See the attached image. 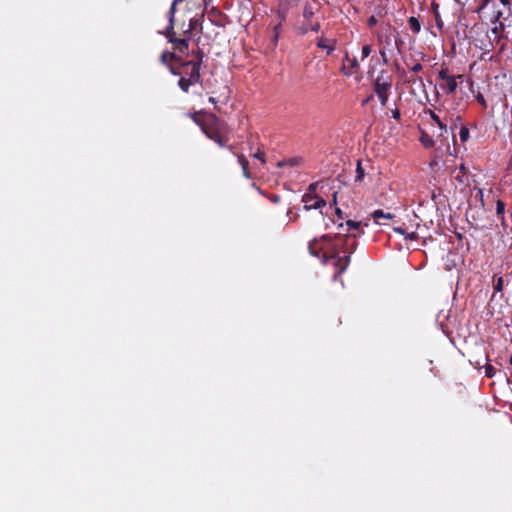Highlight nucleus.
<instances>
[{
    "mask_svg": "<svg viewBox=\"0 0 512 512\" xmlns=\"http://www.w3.org/2000/svg\"><path fill=\"white\" fill-rule=\"evenodd\" d=\"M238 162L239 164L241 165L242 167V170H243V174L245 177L247 178H250V174L248 172V160L245 158L244 155H239L238 156Z\"/></svg>",
    "mask_w": 512,
    "mask_h": 512,
    "instance_id": "obj_11",
    "label": "nucleus"
},
{
    "mask_svg": "<svg viewBox=\"0 0 512 512\" xmlns=\"http://www.w3.org/2000/svg\"><path fill=\"white\" fill-rule=\"evenodd\" d=\"M216 143L219 144V146L223 147L226 143V140L223 139L221 136H218L215 140Z\"/></svg>",
    "mask_w": 512,
    "mask_h": 512,
    "instance_id": "obj_32",
    "label": "nucleus"
},
{
    "mask_svg": "<svg viewBox=\"0 0 512 512\" xmlns=\"http://www.w3.org/2000/svg\"><path fill=\"white\" fill-rule=\"evenodd\" d=\"M174 58V54L171 53V52H164L162 53L161 55V61L163 63H168L169 61H171L172 59Z\"/></svg>",
    "mask_w": 512,
    "mask_h": 512,
    "instance_id": "obj_20",
    "label": "nucleus"
},
{
    "mask_svg": "<svg viewBox=\"0 0 512 512\" xmlns=\"http://www.w3.org/2000/svg\"><path fill=\"white\" fill-rule=\"evenodd\" d=\"M317 185H318V183L310 184V186H309V193H306L303 196L304 208L306 210L319 209V208H321V207L326 205L325 200H323L322 198H319V197H317L316 195L313 194V192L315 191Z\"/></svg>",
    "mask_w": 512,
    "mask_h": 512,
    "instance_id": "obj_3",
    "label": "nucleus"
},
{
    "mask_svg": "<svg viewBox=\"0 0 512 512\" xmlns=\"http://www.w3.org/2000/svg\"><path fill=\"white\" fill-rule=\"evenodd\" d=\"M359 67V63L355 57H349L348 54H346L343 64V69L349 68L348 75L352 74L353 72H356Z\"/></svg>",
    "mask_w": 512,
    "mask_h": 512,
    "instance_id": "obj_9",
    "label": "nucleus"
},
{
    "mask_svg": "<svg viewBox=\"0 0 512 512\" xmlns=\"http://www.w3.org/2000/svg\"><path fill=\"white\" fill-rule=\"evenodd\" d=\"M393 117L394 118H399L400 117V113L398 110H396L395 112H393Z\"/></svg>",
    "mask_w": 512,
    "mask_h": 512,
    "instance_id": "obj_39",
    "label": "nucleus"
},
{
    "mask_svg": "<svg viewBox=\"0 0 512 512\" xmlns=\"http://www.w3.org/2000/svg\"><path fill=\"white\" fill-rule=\"evenodd\" d=\"M421 141L424 144V146H426V147H430L433 145V141L429 138L422 137Z\"/></svg>",
    "mask_w": 512,
    "mask_h": 512,
    "instance_id": "obj_26",
    "label": "nucleus"
},
{
    "mask_svg": "<svg viewBox=\"0 0 512 512\" xmlns=\"http://www.w3.org/2000/svg\"><path fill=\"white\" fill-rule=\"evenodd\" d=\"M500 2H501L504 6H509V5H510V0H500Z\"/></svg>",
    "mask_w": 512,
    "mask_h": 512,
    "instance_id": "obj_36",
    "label": "nucleus"
},
{
    "mask_svg": "<svg viewBox=\"0 0 512 512\" xmlns=\"http://www.w3.org/2000/svg\"><path fill=\"white\" fill-rule=\"evenodd\" d=\"M409 27L414 33H419L421 30V24L416 17H410L408 20Z\"/></svg>",
    "mask_w": 512,
    "mask_h": 512,
    "instance_id": "obj_12",
    "label": "nucleus"
},
{
    "mask_svg": "<svg viewBox=\"0 0 512 512\" xmlns=\"http://www.w3.org/2000/svg\"><path fill=\"white\" fill-rule=\"evenodd\" d=\"M346 225L348 226V229H352V230H359L362 223L361 222H357V221H353V220H348L346 222Z\"/></svg>",
    "mask_w": 512,
    "mask_h": 512,
    "instance_id": "obj_17",
    "label": "nucleus"
},
{
    "mask_svg": "<svg viewBox=\"0 0 512 512\" xmlns=\"http://www.w3.org/2000/svg\"><path fill=\"white\" fill-rule=\"evenodd\" d=\"M495 26L493 28H491L490 32H489V39H490V42L493 44V43H498L501 39V34L504 30V24L503 23H498V24H494Z\"/></svg>",
    "mask_w": 512,
    "mask_h": 512,
    "instance_id": "obj_8",
    "label": "nucleus"
},
{
    "mask_svg": "<svg viewBox=\"0 0 512 512\" xmlns=\"http://www.w3.org/2000/svg\"><path fill=\"white\" fill-rule=\"evenodd\" d=\"M491 0H481V6L479 7L478 9V13H480L481 11L484 10V8L488 5V3L490 2Z\"/></svg>",
    "mask_w": 512,
    "mask_h": 512,
    "instance_id": "obj_30",
    "label": "nucleus"
},
{
    "mask_svg": "<svg viewBox=\"0 0 512 512\" xmlns=\"http://www.w3.org/2000/svg\"><path fill=\"white\" fill-rule=\"evenodd\" d=\"M375 22H376V20H375V18H374V17H371V18L369 19V25H373V24H375Z\"/></svg>",
    "mask_w": 512,
    "mask_h": 512,
    "instance_id": "obj_40",
    "label": "nucleus"
},
{
    "mask_svg": "<svg viewBox=\"0 0 512 512\" xmlns=\"http://www.w3.org/2000/svg\"><path fill=\"white\" fill-rule=\"evenodd\" d=\"M441 80L440 88L447 93H454L457 89V82L454 76L448 75L444 70H441L438 75Z\"/></svg>",
    "mask_w": 512,
    "mask_h": 512,
    "instance_id": "obj_5",
    "label": "nucleus"
},
{
    "mask_svg": "<svg viewBox=\"0 0 512 512\" xmlns=\"http://www.w3.org/2000/svg\"><path fill=\"white\" fill-rule=\"evenodd\" d=\"M203 131L211 140H215L218 136H220L218 132L208 127H203Z\"/></svg>",
    "mask_w": 512,
    "mask_h": 512,
    "instance_id": "obj_14",
    "label": "nucleus"
},
{
    "mask_svg": "<svg viewBox=\"0 0 512 512\" xmlns=\"http://www.w3.org/2000/svg\"><path fill=\"white\" fill-rule=\"evenodd\" d=\"M374 87L381 105L386 106L388 101V90L391 87V82L383 76H378L375 80Z\"/></svg>",
    "mask_w": 512,
    "mask_h": 512,
    "instance_id": "obj_4",
    "label": "nucleus"
},
{
    "mask_svg": "<svg viewBox=\"0 0 512 512\" xmlns=\"http://www.w3.org/2000/svg\"><path fill=\"white\" fill-rule=\"evenodd\" d=\"M320 28V24L319 23H308V22H305L304 23V26H303V32H307L308 30H312V31H318Z\"/></svg>",
    "mask_w": 512,
    "mask_h": 512,
    "instance_id": "obj_13",
    "label": "nucleus"
},
{
    "mask_svg": "<svg viewBox=\"0 0 512 512\" xmlns=\"http://www.w3.org/2000/svg\"><path fill=\"white\" fill-rule=\"evenodd\" d=\"M503 13L501 11H497L491 18H490V21L493 23V24H498L500 23L499 20L500 18L502 17Z\"/></svg>",
    "mask_w": 512,
    "mask_h": 512,
    "instance_id": "obj_22",
    "label": "nucleus"
},
{
    "mask_svg": "<svg viewBox=\"0 0 512 512\" xmlns=\"http://www.w3.org/2000/svg\"><path fill=\"white\" fill-rule=\"evenodd\" d=\"M478 195L480 196V200L483 203V190L482 189L478 190Z\"/></svg>",
    "mask_w": 512,
    "mask_h": 512,
    "instance_id": "obj_37",
    "label": "nucleus"
},
{
    "mask_svg": "<svg viewBox=\"0 0 512 512\" xmlns=\"http://www.w3.org/2000/svg\"><path fill=\"white\" fill-rule=\"evenodd\" d=\"M209 102L216 103V98L215 97H209Z\"/></svg>",
    "mask_w": 512,
    "mask_h": 512,
    "instance_id": "obj_41",
    "label": "nucleus"
},
{
    "mask_svg": "<svg viewBox=\"0 0 512 512\" xmlns=\"http://www.w3.org/2000/svg\"><path fill=\"white\" fill-rule=\"evenodd\" d=\"M372 217L375 220V222L379 224V219H381V218L392 219L394 217V215L391 213H385L382 210H375L372 213Z\"/></svg>",
    "mask_w": 512,
    "mask_h": 512,
    "instance_id": "obj_10",
    "label": "nucleus"
},
{
    "mask_svg": "<svg viewBox=\"0 0 512 512\" xmlns=\"http://www.w3.org/2000/svg\"><path fill=\"white\" fill-rule=\"evenodd\" d=\"M197 24H198V21L196 19L190 20L189 29L186 32H189L192 29H194L197 26Z\"/></svg>",
    "mask_w": 512,
    "mask_h": 512,
    "instance_id": "obj_29",
    "label": "nucleus"
},
{
    "mask_svg": "<svg viewBox=\"0 0 512 512\" xmlns=\"http://www.w3.org/2000/svg\"><path fill=\"white\" fill-rule=\"evenodd\" d=\"M356 173L357 175L355 177V181H361L364 177V170L362 169L361 163L359 161L357 163Z\"/></svg>",
    "mask_w": 512,
    "mask_h": 512,
    "instance_id": "obj_18",
    "label": "nucleus"
},
{
    "mask_svg": "<svg viewBox=\"0 0 512 512\" xmlns=\"http://www.w3.org/2000/svg\"><path fill=\"white\" fill-rule=\"evenodd\" d=\"M335 213L338 215L339 218H341L342 211L340 208H336Z\"/></svg>",
    "mask_w": 512,
    "mask_h": 512,
    "instance_id": "obj_38",
    "label": "nucleus"
},
{
    "mask_svg": "<svg viewBox=\"0 0 512 512\" xmlns=\"http://www.w3.org/2000/svg\"><path fill=\"white\" fill-rule=\"evenodd\" d=\"M469 131L467 128L462 127L460 130V138L462 141H465L468 138Z\"/></svg>",
    "mask_w": 512,
    "mask_h": 512,
    "instance_id": "obj_24",
    "label": "nucleus"
},
{
    "mask_svg": "<svg viewBox=\"0 0 512 512\" xmlns=\"http://www.w3.org/2000/svg\"><path fill=\"white\" fill-rule=\"evenodd\" d=\"M423 69V66L420 63H416L412 66L411 70L415 73L420 72Z\"/></svg>",
    "mask_w": 512,
    "mask_h": 512,
    "instance_id": "obj_28",
    "label": "nucleus"
},
{
    "mask_svg": "<svg viewBox=\"0 0 512 512\" xmlns=\"http://www.w3.org/2000/svg\"><path fill=\"white\" fill-rule=\"evenodd\" d=\"M371 53V46L370 45H364L362 47V59H365L368 57Z\"/></svg>",
    "mask_w": 512,
    "mask_h": 512,
    "instance_id": "obj_23",
    "label": "nucleus"
},
{
    "mask_svg": "<svg viewBox=\"0 0 512 512\" xmlns=\"http://www.w3.org/2000/svg\"><path fill=\"white\" fill-rule=\"evenodd\" d=\"M433 119L438 123L441 129L446 128V126L440 121L439 117L435 114H432Z\"/></svg>",
    "mask_w": 512,
    "mask_h": 512,
    "instance_id": "obj_31",
    "label": "nucleus"
},
{
    "mask_svg": "<svg viewBox=\"0 0 512 512\" xmlns=\"http://www.w3.org/2000/svg\"><path fill=\"white\" fill-rule=\"evenodd\" d=\"M203 2H205V0H202Z\"/></svg>",
    "mask_w": 512,
    "mask_h": 512,
    "instance_id": "obj_42",
    "label": "nucleus"
},
{
    "mask_svg": "<svg viewBox=\"0 0 512 512\" xmlns=\"http://www.w3.org/2000/svg\"><path fill=\"white\" fill-rule=\"evenodd\" d=\"M477 101L485 108L486 107V101L482 94H478L476 97Z\"/></svg>",
    "mask_w": 512,
    "mask_h": 512,
    "instance_id": "obj_27",
    "label": "nucleus"
},
{
    "mask_svg": "<svg viewBox=\"0 0 512 512\" xmlns=\"http://www.w3.org/2000/svg\"><path fill=\"white\" fill-rule=\"evenodd\" d=\"M317 46L323 50H326L327 54H331L335 49L336 40L321 37L317 41Z\"/></svg>",
    "mask_w": 512,
    "mask_h": 512,
    "instance_id": "obj_7",
    "label": "nucleus"
},
{
    "mask_svg": "<svg viewBox=\"0 0 512 512\" xmlns=\"http://www.w3.org/2000/svg\"><path fill=\"white\" fill-rule=\"evenodd\" d=\"M338 195H339V191H334V193H333V200H332V204L333 205L337 204V202H338Z\"/></svg>",
    "mask_w": 512,
    "mask_h": 512,
    "instance_id": "obj_33",
    "label": "nucleus"
},
{
    "mask_svg": "<svg viewBox=\"0 0 512 512\" xmlns=\"http://www.w3.org/2000/svg\"><path fill=\"white\" fill-rule=\"evenodd\" d=\"M253 156L255 158L259 159L262 163H265V157H264V153L263 152L258 151Z\"/></svg>",
    "mask_w": 512,
    "mask_h": 512,
    "instance_id": "obj_25",
    "label": "nucleus"
},
{
    "mask_svg": "<svg viewBox=\"0 0 512 512\" xmlns=\"http://www.w3.org/2000/svg\"><path fill=\"white\" fill-rule=\"evenodd\" d=\"M484 372L488 378H492L495 375V368L491 365H486Z\"/></svg>",
    "mask_w": 512,
    "mask_h": 512,
    "instance_id": "obj_21",
    "label": "nucleus"
},
{
    "mask_svg": "<svg viewBox=\"0 0 512 512\" xmlns=\"http://www.w3.org/2000/svg\"><path fill=\"white\" fill-rule=\"evenodd\" d=\"M344 241V237L341 236H330L323 235L320 239H314L309 243V251L312 255L318 256L322 253V262L327 263L331 259H335L334 265L338 268L337 273L334 276V280H337L340 274H342L349 265L350 256L344 255L341 257L340 244Z\"/></svg>",
    "mask_w": 512,
    "mask_h": 512,
    "instance_id": "obj_1",
    "label": "nucleus"
},
{
    "mask_svg": "<svg viewBox=\"0 0 512 512\" xmlns=\"http://www.w3.org/2000/svg\"><path fill=\"white\" fill-rule=\"evenodd\" d=\"M314 12L310 6H306L303 11V17L305 18L306 22L313 16Z\"/></svg>",
    "mask_w": 512,
    "mask_h": 512,
    "instance_id": "obj_19",
    "label": "nucleus"
},
{
    "mask_svg": "<svg viewBox=\"0 0 512 512\" xmlns=\"http://www.w3.org/2000/svg\"><path fill=\"white\" fill-rule=\"evenodd\" d=\"M503 282L504 281L502 277H498L494 280L493 288L495 292H501L503 290Z\"/></svg>",
    "mask_w": 512,
    "mask_h": 512,
    "instance_id": "obj_15",
    "label": "nucleus"
},
{
    "mask_svg": "<svg viewBox=\"0 0 512 512\" xmlns=\"http://www.w3.org/2000/svg\"><path fill=\"white\" fill-rule=\"evenodd\" d=\"M173 35V30L167 29L166 36L168 37L169 42L173 43L176 50H178L181 53H185L188 50V40L177 39Z\"/></svg>",
    "mask_w": 512,
    "mask_h": 512,
    "instance_id": "obj_6",
    "label": "nucleus"
},
{
    "mask_svg": "<svg viewBox=\"0 0 512 512\" xmlns=\"http://www.w3.org/2000/svg\"><path fill=\"white\" fill-rule=\"evenodd\" d=\"M405 236L406 239H416V234L414 232L412 233H405L403 234Z\"/></svg>",
    "mask_w": 512,
    "mask_h": 512,
    "instance_id": "obj_34",
    "label": "nucleus"
},
{
    "mask_svg": "<svg viewBox=\"0 0 512 512\" xmlns=\"http://www.w3.org/2000/svg\"><path fill=\"white\" fill-rule=\"evenodd\" d=\"M394 231L396 233H399V234H402V235L405 234L404 230L402 228H400V227L394 228Z\"/></svg>",
    "mask_w": 512,
    "mask_h": 512,
    "instance_id": "obj_35",
    "label": "nucleus"
},
{
    "mask_svg": "<svg viewBox=\"0 0 512 512\" xmlns=\"http://www.w3.org/2000/svg\"><path fill=\"white\" fill-rule=\"evenodd\" d=\"M200 61H187L182 64V69L180 71H176L172 67L170 71L174 75H180V79L178 81V85L183 92H188L189 87L198 83L200 81Z\"/></svg>",
    "mask_w": 512,
    "mask_h": 512,
    "instance_id": "obj_2",
    "label": "nucleus"
},
{
    "mask_svg": "<svg viewBox=\"0 0 512 512\" xmlns=\"http://www.w3.org/2000/svg\"><path fill=\"white\" fill-rule=\"evenodd\" d=\"M505 210V204L502 200L496 202V213L497 215L503 216Z\"/></svg>",
    "mask_w": 512,
    "mask_h": 512,
    "instance_id": "obj_16",
    "label": "nucleus"
}]
</instances>
